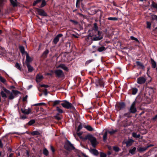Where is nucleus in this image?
Here are the masks:
<instances>
[{"label": "nucleus", "mask_w": 157, "mask_h": 157, "mask_svg": "<svg viewBox=\"0 0 157 157\" xmlns=\"http://www.w3.org/2000/svg\"><path fill=\"white\" fill-rule=\"evenodd\" d=\"M94 28L92 30V32L95 33H98V36L96 37H93L92 38V40L94 41L99 40L103 38V36L102 35L101 32H100L98 30V28L97 25L96 23H94Z\"/></svg>", "instance_id": "obj_1"}, {"label": "nucleus", "mask_w": 157, "mask_h": 157, "mask_svg": "<svg viewBox=\"0 0 157 157\" xmlns=\"http://www.w3.org/2000/svg\"><path fill=\"white\" fill-rule=\"evenodd\" d=\"M82 139L84 140H88L94 147H95L98 143L96 139L91 134H88L82 138Z\"/></svg>", "instance_id": "obj_2"}, {"label": "nucleus", "mask_w": 157, "mask_h": 157, "mask_svg": "<svg viewBox=\"0 0 157 157\" xmlns=\"http://www.w3.org/2000/svg\"><path fill=\"white\" fill-rule=\"evenodd\" d=\"M63 103H61L62 106L64 108L67 109H70L73 110H75V108L73 105L66 100L63 101Z\"/></svg>", "instance_id": "obj_3"}, {"label": "nucleus", "mask_w": 157, "mask_h": 157, "mask_svg": "<svg viewBox=\"0 0 157 157\" xmlns=\"http://www.w3.org/2000/svg\"><path fill=\"white\" fill-rule=\"evenodd\" d=\"M136 103V102L135 101L132 104L129 109V111L131 113H134L136 112L137 109L135 107Z\"/></svg>", "instance_id": "obj_4"}, {"label": "nucleus", "mask_w": 157, "mask_h": 157, "mask_svg": "<svg viewBox=\"0 0 157 157\" xmlns=\"http://www.w3.org/2000/svg\"><path fill=\"white\" fill-rule=\"evenodd\" d=\"M56 76L58 78H61L64 76V74L62 70H56L54 71Z\"/></svg>", "instance_id": "obj_5"}, {"label": "nucleus", "mask_w": 157, "mask_h": 157, "mask_svg": "<svg viewBox=\"0 0 157 157\" xmlns=\"http://www.w3.org/2000/svg\"><path fill=\"white\" fill-rule=\"evenodd\" d=\"M64 147L67 150L74 149L75 148L73 145L69 141H67V142L65 143Z\"/></svg>", "instance_id": "obj_6"}, {"label": "nucleus", "mask_w": 157, "mask_h": 157, "mask_svg": "<svg viewBox=\"0 0 157 157\" xmlns=\"http://www.w3.org/2000/svg\"><path fill=\"white\" fill-rule=\"evenodd\" d=\"M6 93L7 94H9L10 93V91L9 90H8L6 88H4L3 89V91H1V94L2 97L4 98H6L7 97L6 94Z\"/></svg>", "instance_id": "obj_7"}, {"label": "nucleus", "mask_w": 157, "mask_h": 157, "mask_svg": "<svg viewBox=\"0 0 157 157\" xmlns=\"http://www.w3.org/2000/svg\"><path fill=\"white\" fill-rule=\"evenodd\" d=\"M146 80L145 78L144 77H140L137 78L136 82L138 83L142 84L144 83Z\"/></svg>", "instance_id": "obj_8"}, {"label": "nucleus", "mask_w": 157, "mask_h": 157, "mask_svg": "<svg viewBox=\"0 0 157 157\" xmlns=\"http://www.w3.org/2000/svg\"><path fill=\"white\" fill-rule=\"evenodd\" d=\"M12 93H10V95L9 96V98L10 99H13L14 98V95H16L20 92L17 90H12Z\"/></svg>", "instance_id": "obj_9"}, {"label": "nucleus", "mask_w": 157, "mask_h": 157, "mask_svg": "<svg viewBox=\"0 0 157 157\" xmlns=\"http://www.w3.org/2000/svg\"><path fill=\"white\" fill-rule=\"evenodd\" d=\"M153 146L152 144H149L145 147H140L138 148L137 150L140 152H143L146 151L149 147H152Z\"/></svg>", "instance_id": "obj_10"}, {"label": "nucleus", "mask_w": 157, "mask_h": 157, "mask_svg": "<svg viewBox=\"0 0 157 157\" xmlns=\"http://www.w3.org/2000/svg\"><path fill=\"white\" fill-rule=\"evenodd\" d=\"M25 54L26 56L25 63L26 65L29 64L32 61V59L30 57L27 52H25Z\"/></svg>", "instance_id": "obj_11"}, {"label": "nucleus", "mask_w": 157, "mask_h": 157, "mask_svg": "<svg viewBox=\"0 0 157 157\" xmlns=\"http://www.w3.org/2000/svg\"><path fill=\"white\" fill-rule=\"evenodd\" d=\"M63 36L62 34H58L53 39V42L54 44H56L59 40V38Z\"/></svg>", "instance_id": "obj_12"}, {"label": "nucleus", "mask_w": 157, "mask_h": 157, "mask_svg": "<svg viewBox=\"0 0 157 157\" xmlns=\"http://www.w3.org/2000/svg\"><path fill=\"white\" fill-rule=\"evenodd\" d=\"M96 84L97 86H103L104 87V83L102 79L97 78L96 80Z\"/></svg>", "instance_id": "obj_13"}, {"label": "nucleus", "mask_w": 157, "mask_h": 157, "mask_svg": "<svg viewBox=\"0 0 157 157\" xmlns=\"http://www.w3.org/2000/svg\"><path fill=\"white\" fill-rule=\"evenodd\" d=\"M21 110L22 113L27 115L29 114L31 112V110L30 108H28V109H21Z\"/></svg>", "instance_id": "obj_14"}, {"label": "nucleus", "mask_w": 157, "mask_h": 157, "mask_svg": "<svg viewBox=\"0 0 157 157\" xmlns=\"http://www.w3.org/2000/svg\"><path fill=\"white\" fill-rule=\"evenodd\" d=\"M37 11L39 14L41 16H46L47 14L44 10L41 9H37Z\"/></svg>", "instance_id": "obj_15"}, {"label": "nucleus", "mask_w": 157, "mask_h": 157, "mask_svg": "<svg viewBox=\"0 0 157 157\" xmlns=\"http://www.w3.org/2000/svg\"><path fill=\"white\" fill-rule=\"evenodd\" d=\"M90 153L96 156L98 155L99 154L98 151L96 149H91L90 150Z\"/></svg>", "instance_id": "obj_16"}, {"label": "nucleus", "mask_w": 157, "mask_h": 157, "mask_svg": "<svg viewBox=\"0 0 157 157\" xmlns=\"http://www.w3.org/2000/svg\"><path fill=\"white\" fill-rule=\"evenodd\" d=\"M61 68L66 71H68V69L65 65L63 64H60L57 67V68Z\"/></svg>", "instance_id": "obj_17"}, {"label": "nucleus", "mask_w": 157, "mask_h": 157, "mask_svg": "<svg viewBox=\"0 0 157 157\" xmlns=\"http://www.w3.org/2000/svg\"><path fill=\"white\" fill-rule=\"evenodd\" d=\"M51 101L52 102V105L53 106H55L58 105L61 101L59 100H57L53 101Z\"/></svg>", "instance_id": "obj_18"}, {"label": "nucleus", "mask_w": 157, "mask_h": 157, "mask_svg": "<svg viewBox=\"0 0 157 157\" xmlns=\"http://www.w3.org/2000/svg\"><path fill=\"white\" fill-rule=\"evenodd\" d=\"M43 78L42 75H38L36 78V81L37 82H39L41 81Z\"/></svg>", "instance_id": "obj_19"}, {"label": "nucleus", "mask_w": 157, "mask_h": 157, "mask_svg": "<svg viewBox=\"0 0 157 157\" xmlns=\"http://www.w3.org/2000/svg\"><path fill=\"white\" fill-rule=\"evenodd\" d=\"M125 107V104L124 102H121L119 103L118 106V108L119 110H121L124 109Z\"/></svg>", "instance_id": "obj_20"}, {"label": "nucleus", "mask_w": 157, "mask_h": 157, "mask_svg": "<svg viewBox=\"0 0 157 157\" xmlns=\"http://www.w3.org/2000/svg\"><path fill=\"white\" fill-rule=\"evenodd\" d=\"M11 5L14 7L17 6V0H10Z\"/></svg>", "instance_id": "obj_21"}, {"label": "nucleus", "mask_w": 157, "mask_h": 157, "mask_svg": "<svg viewBox=\"0 0 157 157\" xmlns=\"http://www.w3.org/2000/svg\"><path fill=\"white\" fill-rule=\"evenodd\" d=\"M26 65L29 72H31L33 71L34 68L30 64Z\"/></svg>", "instance_id": "obj_22"}, {"label": "nucleus", "mask_w": 157, "mask_h": 157, "mask_svg": "<svg viewBox=\"0 0 157 157\" xmlns=\"http://www.w3.org/2000/svg\"><path fill=\"white\" fill-rule=\"evenodd\" d=\"M136 63L137 66H139L141 67L142 69H144V66L143 64L140 62L137 61L136 62Z\"/></svg>", "instance_id": "obj_23"}, {"label": "nucleus", "mask_w": 157, "mask_h": 157, "mask_svg": "<svg viewBox=\"0 0 157 157\" xmlns=\"http://www.w3.org/2000/svg\"><path fill=\"white\" fill-rule=\"evenodd\" d=\"M84 127L88 131H92L94 130L93 128L90 125L85 126Z\"/></svg>", "instance_id": "obj_24"}, {"label": "nucleus", "mask_w": 157, "mask_h": 157, "mask_svg": "<svg viewBox=\"0 0 157 157\" xmlns=\"http://www.w3.org/2000/svg\"><path fill=\"white\" fill-rule=\"evenodd\" d=\"M151 63L152 68H155L156 67V63L154 60L152 59H151Z\"/></svg>", "instance_id": "obj_25"}, {"label": "nucleus", "mask_w": 157, "mask_h": 157, "mask_svg": "<svg viewBox=\"0 0 157 157\" xmlns=\"http://www.w3.org/2000/svg\"><path fill=\"white\" fill-rule=\"evenodd\" d=\"M136 150V148L135 147H133L132 149H131L129 151V152L132 155L134 154Z\"/></svg>", "instance_id": "obj_26"}, {"label": "nucleus", "mask_w": 157, "mask_h": 157, "mask_svg": "<svg viewBox=\"0 0 157 157\" xmlns=\"http://www.w3.org/2000/svg\"><path fill=\"white\" fill-rule=\"evenodd\" d=\"M20 50L21 51V52L22 54H24L25 53V48L23 46H21L19 47Z\"/></svg>", "instance_id": "obj_27"}, {"label": "nucleus", "mask_w": 157, "mask_h": 157, "mask_svg": "<svg viewBox=\"0 0 157 157\" xmlns=\"http://www.w3.org/2000/svg\"><path fill=\"white\" fill-rule=\"evenodd\" d=\"M105 50V47L104 46H101L99 47L98 49V51L99 52H102Z\"/></svg>", "instance_id": "obj_28"}, {"label": "nucleus", "mask_w": 157, "mask_h": 157, "mask_svg": "<svg viewBox=\"0 0 157 157\" xmlns=\"http://www.w3.org/2000/svg\"><path fill=\"white\" fill-rule=\"evenodd\" d=\"M138 89L136 88H133L132 90V94L135 95L136 94L138 91Z\"/></svg>", "instance_id": "obj_29"}, {"label": "nucleus", "mask_w": 157, "mask_h": 157, "mask_svg": "<svg viewBox=\"0 0 157 157\" xmlns=\"http://www.w3.org/2000/svg\"><path fill=\"white\" fill-rule=\"evenodd\" d=\"M132 136L133 137L135 138H139L140 137V134L137 135L136 133L133 132L132 133Z\"/></svg>", "instance_id": "obj_30"}, {"label": "nucleus", "mask_w": 157, "mask_h": 157, "mask_svg": "<svg viewBox=\"0 0 157 157\" xmlns=\"http://www.w3.org/2000/svg\"><path fill=\"white\" fill-rule=\"evenodd\" d=\"M90 35L91 37H93H93H96L98 36V33H93L92 32V31H91V33H90Z\"/></svg>", "instance_id": "obj_31"}, {"label": "nucleus", "mask_w": 157, "mask_h": 157, "mask_svg": "<svg viewBox=\"0 0 157 157\" xmlns=\"http://www.w3.org/2000/svg\"><path fill=\"white\" fill-rule=\"evenodd\" d=\"M132 140L128 141L126 142V146L127 147L130 146L132 145Z\"/></svg>", "instance_id": "obj_32"}, {"label": "nucleus", "mask_w": 157, "mask_h": 157, "mask_svg": "<svg viewBox=\"0 0 157 157\" xmlns=\"http://www.w3.org/2000/svg\"><path fill=\"white\" fill-rule=\"evenodd\" d=\"M130 113L129 112V113H124L123 116V117H131L130 115Z\"/></svg>", "instance_id": "obj_33"}, {"label": "nucleus", "mask_w": 157, "mask_h": 157, "mask_svg": "<svg viewBox=\"0 0 157 157\" xmlns=\"http://www.w3.org/2000/svg\"><path fill=\"white\" fill-rule=\"evenodd\" d=\"M117 132V130H116V129H115V130H112L111 131H108V132L110 135H113Z\"/></svg>", "instance_id": "obj_34"}, {"label": "nucleus", "mask_w": 157, "mask_h": 157, "mask_svg": "<svg viewBox=\"0 0 157 157\" xmlns=\"http://www.w3.org/2000/svg\"><path fill=\"white\" fill-rule=\"evenodd\" d=\"M107 132H105L103 136V140L104 141H105L107 139Z\"/></svg>", "instance_id": "obj_35"}, {"label": "nucleus", "mask_w": 157, "mask_h": 157, "mask_svg": "<svg viewBox=\"0 0 157 157\" xmlns=\"http://www.w3.org/2000/svg\"><path fill=\"white\" fill-rule=\"evenodd\" d=\"M31 134L33 136H34L35 135H38L40 134V132L36 131H35L33 132H31Z\"/></svg>", "instance_id": "obj_36"}, {"label": "nucleus", "mask_w": 157, "mask_h": 157, "mask_svg": "<svg viewBox=\"0 0 157 157\" xmlns=\"http://www.w3.org/2000/svg\"><path fill=\"white\" fill-rule=\"evenodd\" d=\"M35 120L34 119H32L29 121L28 123V124L29 125H31L35 123Z\"/></svg>", "instance_id": "obj_37"}, {"label": "nucleus", "mask_w": 157, "mask_h": 157, "mask_svg": "<svg viewBox=\"0 0 157 157\" xmlns=\"http://www.w3.org/2000/svg\"><path fill=\"white\" fill-rule=\"evenodd\" d=\"M49 53V51L48 49H46L43 52V56L44 57H46L47 55Z\"/></svg>", "instance_id": "obj_38"}, {"label": "nucleus", "mask_w": 157, "mask_h": 157, "mask_svg": "<svg viewBox=\"0 0 157 157\" xmlns=\"http://www.w3.org/2000/svg\"><path fill=\"white\" fill-rule=\"evenodd\" d=\"M113 150L116 152H118L120 150L119 148L117 146H114L113 147Z\"/></svg>", "instance_id": "obj_39"}, {"label": "nucleus", "mask_w": 157, "mask_h": 157, "mask_svg": "<svg viewBox=\"0 0 157 157\" xmlns=\"http://www.w3.org/2000/svg\"><path fill=\"white\" fill-rule=\"evenodd\" d=\"M43 152V154L46 156H47L48 154V151L46 148L44 149Z\"/></svg>", "instance_id": "obj_40"}, {"label": "nucleus", "mask_w": 157, "mask_h": 157, "mask_svg": "<svg viewBox=\"0 0 157 157\" xmlns=\"http://www.w3.org/2000/svg\"><path fill=\"white\" fill-rule=\"evenodd\" d=\"M56 110L60 113H63V110L60 109L59 107H56Z\"/></svg>", "instance_id": "obj_41"}, {"label": "nucleus", "mask_w": 157, "mask_h": 157, "mask_svg": "<svg viewBox=\"0 0 157 157\" xmlns=\"http://www.w3.org/2000/svg\"><path fill=\"white\" fill-rule=\"evenodd\" d=\"M108 19L111 21H117L118 20V18L115 17H109L108 18Z\"/></svg>", "instance_id": "obj_42"}, {"label": "nucleus", "mask_w": 157, "mask_h": 157, "mask_svg": "<svg viewBox=\"0 0 157 157\" xmlns=\"http://www.w3.org/2000/svg\"><path fill=\"white\" fill-rule=\"evenodd\" d=\"M15 67L20 71L21 70V68L20 64L17 63L15 64Z\"/></svg>", "instance_id": "obj_43"}, {"label": "nucleus", "mask_w": 157, "mask_h": 157, "mask_svg": "<svg viewBox=\"0 0 157 157\" xmlns=\"http://www.w3.org/2000/svg\"><path fill=\"white\" fill-rule=\"evenodd\" d=\"M132 124V122H127L123 125L124 127H125L128 126Z\"/></svg>", "instance_id": "obj_44"}, {"label": "nucleus", "mask_w": 157, "mask_h": 157, "mask_svg": "<svg viewBox=\"0 0 157 157\" xmlns=\"http://www.w3.org/2000/svg\"><path fill=\"white\" fill-rule=\"evenodd\" d=\"M152 6L154 8L157 9V4L154 2H152Z\"/></svg>", "instance_id": "obj_45"}, {"label": "nucleus", "mask_w": 157, "mask_h": 157, "mask_svg": "<svg viewBox=\"0 0 157 157\" xmlns=\"http://www.w3.org/2000/svg\"><path fill=\"white\" fill-rule=\"evenodd\" d=\"M94 61V59H90L88 60L85 63V65H86L88 64L89 63H90L91 62H92V61Z\"/></svg>", "instance_id": "obj_46"}, {"label": "nucleus", "mask_w": 157, "mask_h": 157, "mask_svg": "<svg viewBox=\"0 0 157 157\" xmlns=\"http://www.w3.org/2000/svg\"><path fill=\"white\" fill-rule=\"evenodd\" d=\"M46 5V2L45 0H43L42 1V3L41 5V7H43Z\"/></svg>", "instance_id": "obj_47"}, {"label": "nucleus", "mask_w": 157, "mask_h": 157, "mask_svg": "<svg viewBox=\"0 0 157 157\" xmlns=\"http://www.w3.org/2000/svg\"><path fill=\"white\" fill-rule=\"evenodd\" d=\"M100 157H106V154L102 152H101L100 153Z\"/></svg>", "instance_id": "obj_48"}, {"label": "nucleus", "mask_w": 157, "mask_h": 157, "mask_svg": "<svg viewBox=\"0 0 157 157\" xmlns=\"http://www.w3.org/2000/svg\"><path fill=\"white\" fill-rule=\"evenodd\" d=\"M130 37V39L132 40H135V41L137 42H139V40L137 38H135L133 36H131Z\"/></svg>", "instance_id": "obj_49"}, {"label": "nucleus", "mask_w": 157, "mask_h": 157, "mask_svg": "<svg viewBox=\"0 0 157 157\" xmlns=\"http://www.w3.org/2000/svg\"><path fill=\"white\" fill-rule=\"evenodd\" d=\"M0 80L3 83H5L6 81L5 79L1 76H0Z\"/></svg>", "instance_id": "obj_50"}, {"label": "nucleus", "mask_w": 157, "mask_h": 157, "mask_svg": "<svg viewBox=\"0 0 157 157\" xmlns=\"http://www.w3.org/2000/svg\"><path fill=\"white\" fill-rule=\"evenodd\" d=\"M20 119H22V120H24L27 118V117L24 115H20Z\"/></svg>", "instance_id": "obj_51"}, {"label": "nucleus", "mask_w": 157, "mask_h": 157, "mask_svg": "<svg viewBox=\"0 0 157 157\" xmlns=\"http://www.w3.org/2000/svg\"><path fill=\"white\" fill-rule=\"evenodd\" d=\"M41 1V0H36L33 3V6H35L37 4L39 3Z\"/></svg>", "instance_id": "obj_52"}, {"label": "nucleus", "mask_w": 157, "mask_h": 157, "mask_svg": "<svg viewBox=\"0 0 157 157\" xmlns=\"http://www.w3.org/2000/svg\"><path fill=\"white\" fill-rule=\"evenodd\" d=\"M70 21L72 22L75 25H77L78 24V22L77 21L75 20L71 19L70 20Z\"/></svg>", "instance_id": "obj_53"}, {"label": "nucleus", "mask_w": 157, "mask_h": 157, "mask_svg": "<svg viewBox=\"0 0 157 157\" xmlns=\"http://www.w3.org/2000/svg\"><path fill=\"white\" fill-rule=\"evenodd\" d=\"M82 128V125L81 124H80L78 126V128L77 129V132H79Z\"/></svg>", "instance_id": "obj_54"}, {"label": "nucleus", "mask_w": 157, "mask_h": 157, "mask_svg": "<svg viewBox=\"0 0 157 157\" xmlns=\"http://www.w3.org/2000/svg\"><path fill=\"white\" fill-rule=\"evenodd\" d=\"M147 28L150 29L151 28V23L147 21Z\"/></svg>", "instance_id": "obj_55"}, {"label": "nucleus", "mask_w": 157, "mask_h": 157, "mask_svg": "<svg viewBox=\"0 0 157 157\" xmlns=\"http://www.w3.org/2000/svg\"><path fill=\"white\" fill-rule=\"evenodd\" d=\"M48 90V89H47L46 88H45L43 90V92L44 93V95L45 96H47L48 94L47 90Z\"/></svg>", "instance_id": "obj_56"}, {"label": "nucleus", "mask_w": 157, "mask_h": 157, "mask_svg": "<svg viewBox=\"0 0 157 157\" xmlns=\"http://www.w3.org/2000/svg\"><path fill=\"white\" fill-rule=\"evenodd\" d=\"M41 87H44L47 89V88L49 87V86L48 85H45V84H42L40 85Z\"/></svg>", "instance_id": "obj_57"}, {"label": "nucleus", "mask_w": 157, "mask_h": 157, "mask_svg": "<svg viewBox=\"0 0 157 157\" xmlns=\"http://www.w3.org/2000/svg\"><path fill=\"white\" fill-rule=\"evenodd\" d=\"M152 18L153 20H157V16H156V15H153L152 16Z\"/></svg>", "instance_id": "obj_58"}, {"label": "nucleus", "mask_w": 157, "mask_h": 157, "mask_svg": "<svg viewBox=\"0 0 157 157\" xmlns=\"http://www.w3.org/2000/svg\"><path fill=\"white\" fill-rule=\"evenodd\" d=\"M82 132H78V133H77V134L78 135L80 138H82H82H83V137H81V136L82 135Z\"/></svg>", "instance_id": "obj_59"}, {"label": "nucleus", "mask_w": 157, "mask_h": 157, "mask_svg": "<svg viewBox=\"0 0 157 157\" xmlns=\"http://www.w3.org/2000/svg\"><path fill=\"white\" fill-rule=\"evenodd\" d=\"M50 149L53 152H54L55 151V150L53 147L52 146H50Z\"/></svg>", "instance_id": "obj_60"}, {"label": "nucleus", "mask_w": 157, "mask_h": 157, "mask_svg": "<svg viewBox=\"0 0 157 157\" xmlns=\"http://www.w3.org/2000/svg\"><path fill=\"white\" fill-rule=\"evenodd\" d=\"M28 97L27 95H26L23 98V100L24 101H26Z\"/></svg>", "instance_id": "obj_61"}, {"label": "nucleus", "mask_w": 157, "mask_h": 157, "mask_svg": "<svg viewBox=\"0 0 157 157\" xmlns=\"http://www.w3.org/2000/svg\"><path fill=\"white\" fill-rule=\"evenodd\" d=\"M152 120H157V114L152 118Z\"/></svg>", "instance_id": "obj_62"}, {"label": "nucleus", "mask_w": 157, "mask_h": 157, "mask_svg": "<svg viewBox=\"0 0 157 157\" xmlns=\"http://www.w3.org/2000/svg\"><path fill=\"white\" fill-rule=\"evenodd\" d=\"M9 157H13V153H10L9 155Z\"/></svg>", "instance_id": "obj_63"}, {"label": "nucleus", "mask_w": 157, "mask_h": 157, "mask_svg": "<svg viewBox=\"0 0 157 157\" xmlns=\"http://www.w3.org/2000/svg\"><path fill=\"white\" fill-rule=\"evenodd\" d=\"M56 118L57 120H59L61 119L59 117L56 116Z\"/></svg>", "instance_id": "obj_64"}]
</instances>
